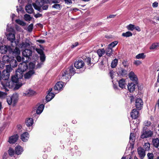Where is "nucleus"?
<instances>
[{
	"label": "nucleus",
	"instance_id": "e433bc0d",
	"mask_svg": "<svg viewBox=\"0 0 159 159\" xmlns=\"http://www.w3.org/2000/svg\"><path fill=\"white\" fill-rule=\"evenodd\" d=\"M133 35L132 32L130 31H127L125 33H123L122 34V36L125 37H128L131 36Z\"/></svg>",
	"mask_w": 159,
	"mask_h": 159
},
{
	"label": "nucleus",
	"instance_id": "9d476101",
	"mask_svg": "<svg viewBox=\"0 0 159 159\" xmlns=\"http://www.w3.org/2000/svg\"><path fill=\"white\" fill-rule=\"evenodd\" d=\"M153 134V132L151 130H147L143 131L141 136V138L144 139L151 137Z\"/></svg>",
	"mask_w": 159,
	"mask_h": 159
},
{
	"label": "nucleus",
	"instance_id": "774afa93",
	"mask_svg": "<svg viewBox=\"0 0 159 159\" xmlns=\"http://www.w3.org/2000/svg\"><path fill=\"white\" fill-rule=\"evenodd\" d=\"M158 3L157 2H155L152 4V6L153 7H157L158 6Z\"/></svg>",
	"mask_w": 159,
	"mask_h": 159
},
{
	"label": "nucleus",
	"instance_id": "cd10ccee",
	"mask_svg": "<svg viewBox=\"0 0 159 159\" xmlns=\"http://www.w3.org/2000/svg\"><path fill=\"white\" fill-rule=\"evenodd\" d=\"M33 123V120L32 118H28L25 120V124L27 126H31Z\"/></svg>",
	"mask_w": 159,
	"mask_h": 159
},
{
	"label": "nucleus",
	"instance_id": "a18cd8bd",
	"mask_svg": "<svg viewBox=\"0 0 159 159\" xmlns=\"http://www.w3.org/2000/svg\"><path fill=\"white\" fill-rule=\"evenodd\" d=\"M118 43V42L117 41H114L113 42L111 43L110 44L108 47L111 48L112 49V48L113 47H114Z\"/></svg>",
	"mask_w": 159,
	"mask_h": 159
},
{
	"label": "nucleus",
	"instance_id": "5fc2aeb1",
	"mask_svg": "<svg viewBox=\"0 0 159 159\" xmlns=\"http://www.w3.org/2000/svg\"><path fill=\"white\" fill-rule=\"evenodd\" d=\"M33 28V24H30V25H29L28 27H27V30L29 32H31Z\"/></svg>",
	"mask_w": 159,
	"mask_h": 159
},
{
	"label": "nucleus",
	"instance_id": "a878e982",
	"mask_svg": "<svg viewBox=\"0 0 159 159\" xmlns=\"http://www.w3.org/2000/svg\"><path fill=\"white\" fill-rule=\"evenodd\" d=\"M35 93V92L31 89H29L26 91L25 93H24V94L27 96H33Z\"/></svg>",
	"mask_w": 159,
	"mask_h": 159
},
{
	"label": "nucleus",
	"instance_id": "49530a36",
	"mask_svg": "<svg viewBox=\"0 0 159 159\" xmlns=\"http://www.w3.org/2000/svg\"><path fill=\"white\" fill-rule=\"evenodd\" d=\"M127 29L131 31H133L135 29V25L132 24H129L127 26Z\"/></svg>",
	"mask_w": 159,
	"mask_h": 159
},
{
	"label": "nucleus",
	"instance_id": "ddd939ff",
	"mask_svg": "<svg viewBox=\"0 0 159 159\" xmlns=\"http://www.w3.org/2000/svg\"><path fill=\"white\" fill-rule=\"evenodd\" d=\"M71 76L70 73H69L67 69H66L62 73L61 79L67 80H68L69 78H70Z\"/></svg>",
	"mask_w": 159,
	"mask_h": 159
},
{
	"label": "nucleus",
	"instance_id": "58836bf2",
	"mask_svg": "<svg viewBox=\"0 0 159 159\" xmlns=\"http://www.w3.org/2000/svg\"><path fill=\"white\" fill-rule=\"evenodd\" d=\"M159 47V43H155L150 47V49H155Z\"/></svg>",
	"mask_w": 159,
	"mask_h": 159
},
{
	"label": "nucleus",
	"instance_id": "37998d69",
	"mask_svg": "<svg viewBox=\"0 0 159 159\" xmlns=\"http://www.w3.org/2000/svg\"><path fill=\"white\" fill-rule=\"evenodd\" d=\"M15 21L17 23L23 26H25L26 25V24L25 22H24L23 21L20 20V19L16 20Z\"/></svg>",
	"mask_w": 159,
	"mask_h": 159
},
{
	"label": "nucleus",
	"instance_id": "423d86ee",
	"mask_svg": "<svg viewBox=\"0 0 159 159\" xmlns=\"http://www.w3.org/2000/svg\"><path fill=\"white\" fill-rule=\"evenodd\" d=\"M7 51H8L9 52L11 53V52L12 51V48H11V46L4 45L0 47V52L1 53L5 54Z\"/></svg>",
	"mask_w": 159,
	"mask_h": 159
},
{
	"label": "nucleus",
	"instance_id": "a211bd4d",
	"mask_svg": "<svg viewBox=\"0 0 159 159\" xmlns=\"http://www.w3.org/2000/svg\"><path fill=\"white\" fill-rule=\"evenodd\" d=\"M32 51L29 49H25L22 52L23 55L26 57H29L32 54Z\"/></svg>",
	"mask_w": 159,
	"mask_h": 159
},
{
	"label": "nucleus",
	"instance_id": "4d7b16f0",
	"mask_svg": "<svg viewBox=\"0 0 159 159\" xmlns=\"http://www.w3.org/2000/svg\"><path fill=\"white\" fill-rule=\"evenodd\" d=\"M52 7L59 10L60 9V6L59 4H55L52 6Z\"/></svg>",
	"mask_w": 159,
	"mask_h": 159
},
{
	"label": "nucleus",
	"instance_id": "ea45409f",
	"mask_svg": "<svg viewBox=\"0 0 159 159\" xmlns=\"http://www.w3.org/2000/svg\"><path fill=\"white\" fill-rule=\"evenodd\" d=\"M118 61V60L117 59H115L114 60H113L111 63V67L112 68H114L117 65Z\"/></svg>",
	"mask_w": 159,
	"mask_h": 159
},
{
	"label": "nucleus",
	"instance_id": "c03bdc74",
	"mask_svg": "<svg viewBox=\"0 0 159 159\" xmlns=\"http://www.w3.org/2000/svg\"><path fill=\"white\" fill-rule=\"evenodd\" d=\"M145 57V56L143 53H139L136 56V58L138 59H143Z\"/></svg>",
	"mask_w": 159,
	"mask_h": 159
},
{
	"label": "nucleus",
	"instance_id": "20e7f679",
	"mask_svg": "<svg viewBox=\"0 0 159 159\" xmlns=\"http://www.w3.org/2000/svg\"><path fill=\"white\" fill-rule=\"evenodd\" d=\"M1 84L2 86L3 89H4L6 91H9L8 88H12L14 86V83L12 81L8 80H4V81L1 82Z\"/></svg>",
	"mask_w": 159,
	"mask_h": 159
},
{
	"label": "nucleus",
	"instance_id": "338daca9",
	"mask_svg": "<svg viewBox=\"0 0 159 159\" xmlns=\"http://www.w3.org/2000/svg\"><path fill=\"white\" fill-rule=\"evenodd\" d=\"M114 74V72L113 71H110L109 72V74L112 79L114 77L113 75Z\"/></svg>",
	"mask_w": 159,
	"mask_h": 159
},
{
	"label": "nucleus",
	"instance_id": "4c0bfd02",
	"mask_svg": "<svg viewBox=\"0 0 159 159\" xmlns=\"http://www.w3.org/2000/svg\"><path fill=\"white\" fill-rule=\"evenodd\" d=\"M22 85V83L19 81L14 84V86H15L14 89L15 90L18 89L20 88Z\"/></svg>",
	"mask_w": 159,
	"mask_h": 159
},
{
	"label": "nucleus",
	"instance_id": "aec40b11",
	"mask_svg": "<svg viewBox=\"0 0 159 159\" xmlns=\"http://www.w3.org/2000/svg\"><path fill=\"white\" fill-rule=\"evenodd\" d=\"M34 73V72L33 70H31L26 73L24 75V78L25 79H30L33 75Z\"/></svg>",
	"mask_w": 159,
	"mask_h": 159
},
{
	"label": "nucleus",
	"instance_id": "473e14b6",
	"mask_svg": "<svg viewBox=\"0 0 159 159\" xmlns=\"http://www.w3.org/2000/svg\"><path fill=\"white\" fill-rule=\"evenodd\" d=\"M153 145L156 148H157L159 146V139L158 138L155 139H153Z\"/></svg>",
	"mask_w": 159,
	"mask_h": 159
},
{
	"label": "nucleus",
	"instance_id": "f03ea898",
	"mask_svg": "<svg viewBox=\"0 0 159 159\" xmlns=\"http://www.w3.org/2000/svg\"><path fill=\"white\" fill-rule=\"evenodd\" d=\"M44 0H38L36 3H33V6L35 9L40 11L41 7H42L43 10H47L48 7V6L47 5H45Z\"/></svg>",
	"mask_w": 159,
	"mask_h": 159
},
{
	"label": "nucleus",
	"instance_id": "603ef678",
	"mask_svg": "<svg viewBox=\"0 0 159 159\" xmlns=\"http://www.w3.org/2000/svg\"><path fill=\"white\" fill-rule=\"evenodd\" d=\"M8 152L9 155L12 156L14 155V150L11 148H9Z\"/></svg>",
	"mask_w": 159,
	"mask_h": 159
},
{
	"label": "nucleus",
	"instance_id": "2f4dec72",
	"mask_svg": "<svg viewBox=\"0 0 159 159\" xmlns=\"http://www.w3.org/2000/svg\"><path fill=\"white\" fill-rule=\"evenodd\" d=\"M44 108V105L43 104H41L38 108L36 110V113L37 114H41Z\"/></svg>",
	"mask_w": 159,
	"mask_h": 159
},
{
	"label": "nucleus",
	"instance_id": "4468645a",
	"mask_svg": "<svg viewBox=\"0 0 159 159\" xmlns=\"http://www.w3.org/2000/svg\"><path fill=\"white\" fill-rule=\"evenodd\" d=\"M18 137L17 134L14 135L9 137L8 141L10 143H14L17 140Z\"/></svg>",
	"mask_w": 159,
	"mask_h": 159
},
{
	"label": "nucleus",
	"instance_id": "5701e85b",
	"mask_svg": "<svg viewBox=\"0 0 159 159\" xmlns=\"http://www.w3.org/2000/svg\"><path fill=\"white\" fill-rule=\"evenodd\" d=\"M11 59V58H10L7 55H5L3 57L2 61L3 63H8L10 62Z\"/></svg>",
	"mask_w": 159,
	"mask_h": 159
},
{
	"label": "nucleus",
	"instance_id": "c756f323",
	"mask_svg": "<svg viewBox=\"0 0 159 159\" xmlns=\"http://www.w3.org/2000/svg\"><path fill=\"white\" fill-rule=\"evenodd\" d=\"M23 151L22 148L20 146H17L15 148V152L16 154L19 155L21 154Z\"/></svg>",
	"mask_w": 159,
	"mask_h": 159
},
{
	"label": "nucleus",
	"instance_id": "0e129e2a",
	"mask_svg": "<svg viewBox=\"0 0 159 159\" xmlns=\"http://www.w3.org/2000/svg\"><path fill=\"white\" fill-rule=\"evenodd\" d=\"M134 64L137 66H138L141 64L142 63L141 62L137 60L134 61Z\"/></svg>",
	"mask_w": 159,
	"mask_h": 159
},
{
	"label": "nucleus",
	"instance_id": "72a5a7b5",
	"mask_svg": "<svg viewBox=\"0 0 159 159\" xmlns=\"http://www.w3.org/2000/svg\"><path fill=\"white\" fill-rule=\"evenodd\" d=\"M105 50L103 48L98 49L97 51V53L99 57H101L104 54Z\"/></svg>",
	"mask_w": 159,
	"mask_h": 159
},
{
	"label": "nucleus",
	"instance_id": "69168bd1",
	"mask_svg": "<svg viewBox=\"0 0 159 159\" xmlns=\"http://www.w3.org/2000/svg\"><path fill=\"white\" fill-rule=\"evenodd\" d=\"M122 64L123 66L125 68H127L128 67V65H127V63L125 61H124L122 62Z\"/></svg>",
	"mask_w": 159,
	"mask_h": 159
},
{
	"label": "nucleus",
	"instance_id": "a19ab883",
	"mask_svg": "<svg viewBox=\"0 0 159 159\" xmlns=\"http://www.w3.org/2000/svg\"><path fill=\"white\" fill-rule=\"evenodd\" d=\"M12 52L13 55L15 54L16 55H18L20 53V51L19 49L18 48L16 47L13 51L12 49V51L11 52V53Z\"/></svg>",
	"mask_w": 159,
	"mask_h": 159
},
{
	"label": "nucleus",
	"instance_id": "8fccbe9b",
	"mask_svg": "<svg viewBox=\"0 0 159 159\" xmlns=\"http://www.w3.org/2000/svg\"><path fill=\"white\" fill-rule=\"evenodd\" d=\"M24 19L26 21H30L31 20L32 18L29 15L25 14L24 16Z\"/></svg>",
	"mask_w": 159,
	"mask_h": 159
},
{
	"label": "nucleus",
	"instance_id": "bf43d9fd",
	"mask_svg": "<svg viewBox=\"0 0 159 159\" xmlns=\"http://www.w3.org/2000/svg\"><path fill=\"white\" fill-rule=\"evenodd\" d=\"M92 58L93 59H94L95 61H97L98 57L96 53H94V54L93 55Z\"/></svg>",
	"mask_w": 159,
	"mask_h": 159
},
{
	"label": "nucleus",
	"instance_id": "9b49d317",
	"mask_svg": "<svg viewBox=\"0 0 159 159\" xmlns=\"http://www.w3.org/2000/svg\"><path fill=\"white\" fill-rule=\"evenodd\" d=\"M137 151L140 158L143 159L146 155L145 151L141 147H139L138 148Z\"/></svg>",
	"mask_w": 159,
	"mask_h": 159
},
{
	"label": "nucleus",
	"instance_id": "6ab92c4d",
	"mask_svg": "<svg viewBox=\"0 0 159 159\" xmlns=\"http://www.w3.org/2000/svg\"><path fill=\"white\" fill-rule=\"evenodd\" d=\"M29 134L27 132H25L21 136V139L23 142H26L29 139Z\"/></svg>",
	"mask_w": 159,
	"mask_h": 159
},
{
	"label": "nucleus",
	"instance_id": "09e8293b",
	"mask_svg": "<svg viewBox=\"0 0 159 159\" xmlns=\"http://www.w3.org/2000/svg\"><path fill=\"white\" fill-rule=\"evenodd\" d=\"M11 66L10 65H7L6 66V70H4L3 71H6L7 72L10 73V72L12 70Z\"/></svg>",
	"mask_w": 159,
	"mask_h": 159
},
{
	"label": "nucleus",
	"instance_id": "052dcab7",
	"mask_svg": "<svg viewBox=\"0 0 159 159\" xmlns=\"http://www.w3.org/2000/svg\"><path fill=\"white\" fill-rule=\"evenodd\" d=\"M36 50L37 52L40 55H42V54H44L43 51L41 49H36Z\"/></svg>",
	"mask_w": 159,
	"mask_h": 159
},
{
	"label": "nucleus",
	"instance_id": "0eeeda50",
	"mask_svg": "<svg viewBox=\"0 0 159 159\" xmlns=\"http://www.w3.org/2000/svg\"><path fill=\"white\" fill-rule=\"evenodd\" d=\"M7 39L10 41L11 43V46L12 47H13L15 45H16V43L14 42L15 36L14 34H9L7 35Z\"/></svg>",
	"mask_w": 159,
	"mask_h": 159
},
{
	"label": "nucleus",
	"instance_id": "39448f33",
	"mask_svg": "<svg viewBox=\"0 0 159 159\" xmlns=\"http://www.w3.org/2000/svg\"><path fill=\"white\" fill-rule=\"evenodd\" d=\"M31 43L28 39H26L25 41H23L19 45V47L20 48L24 49L26 48H29L30 46Z\"/></svg>",
	"mask_w": 159,
	"mask_h": 159
},
{
	"label": "nucleus",
	"instance_id": "680f3d73",
	"mask_svg": "<svg viewBox=\"0 0 159 159\" xmlns=\"http://www.w3.org/2000/svg\"><path fill=\"white\" fill-rule=\"evenodd\" d=\"M29 67L30 68L33 69L35 67V64L32 62H30L29 64Z\"/></svg>",
	"mask_w": 159,
	"mask_h": 159
},
{
	"label": "nucleus",
	"instance_id": "2eb2a0df",
	"mask_svg": "<svg viewBox=\"0 0 159 159\" xmlns=\"http://www.w3.org/2000/svg\"><path fill=\"white\" fill-rule=\"evenodd\" d=\"M131 117L134 119H136L139 116V113L135 109L132 110L130 113Z\"/></svg>",
	"mask_w": 159,
	"mask_h": 159
},
{
	"label": "nucleus",
	"instance_id": "864d4df0",
	"mask_svg": "<svg viewBox=\"0 0 159 159\" xmlns=\"http://www.w3.org/2000/svg\"><path fill=\"white\" fill-rule=\"evenodd\" d=\"M148 159H153L154 155L152 153H149L147 154Z\"/></svg>",
	"mask_w": 159,
	"mask_h": 159
},
{
	"label": "nucleus",
	"instance_id": "de8ad7c7",
	"mask_svg": "<svg viewBox=\"0 0 159 159\" xmlns=\"http://www.w3.org/2000/svg\"><path fill=\"white\" fill-rule=\"evenodd\" d=\"M144 148L145 149V151L148 150L150 148V143L148 142L145 143L144 145Z\"/></svg>",
	"mask_w": 159,
	"mask_h": 159
},
{
	"label": "nucleus",
	"instance_id": "c9c22d12",
	"mask_svg": "<svg viewBox=\"0 0 159 159\" xmlns=\"http://www.w3.org/2000/svg\"><path fill=\"white\" fill-rule=\"evenodd\" d=\"M113 50L111 48L107 47L106 49V54L107 55L110 56L111 55L112 53Z\"/></svg>",
	"mask_w": 159,
	"mask_h": 159
},
{
	"label": "nucleus",
	"instance_id": "f3484780",
	"mask_svg": "<svg viewBox=\"0 0 159 159\" xmlns=\"http://www.w3.org/2000/svg\"><path fill=\"white\" fill-rule=\"evenodd\" d=\"M10 73L6 71H3L2 74V79L3 80H7L9 78Z\"/></svg>",
	"mask_w": 159,
	"mask_h": 159
},
{
	"label": "nucleus",
	"instance_id": "6e6d98bb",
	"mask_svg": "<svg viewBox=\"0 0 159 159\" xmlns=\"http://www.w3.org/2000/svg\"><path fill=\"white\" fill-rule=\"evenodd\" d=\"M40 59L41 61L43 62L45 60V57L44 54L40 55Z\"/></svg>",
	"mask_w": 159,
	"mask_h": 159
},
{
	"label": "nucleus",
	"instance_id": "1a4fd4ad",
	"mask_svg": "<svg viewBox=\"0 0 159 159\" xmlns=\"http://www.w3.org/2000/svg\"><path fill=\"white\" fill-rule=\"evenodd\" d=\"M143 102L142 100L140 98L137 99L135 102V106L137 109L140 110L142 107Z\"/></svg>",
	"mask_w": 159,
	"mask_h": 159
},
{
	"label": "nucleus",
	"instance_id": "6e6552de",
	"mask_svg": "<svg viewBox=\"0 0 159 159\" xmlns=\"http://www.w3.org/2000/svg\"><path fill=\"white\" fill-rule=\"evenodd\" d=\"M129 76L130 79L134 83L137 84L138 81L137 76L133 71H131L129 74Z\"/></svg>",
	"mask_w": 159,
	"mask_h": 159
},
{
	"label": "nucleus",
	"instance_id": "e2e57ef3",
	"mask_svg": "<svg viewBox=\"0 0 159 159\" xmlns=\"http://www.w3.org/2000/svg\"><path fill=\"white\" fill-rule=\"evenodd\" d=\"M4 63H3L2 61L0 62V70L2 69L4 67Z\"/></svg>",
	"mask_w": 159,
	"mask_h": 159
},
{
	"label": "nucleus",
	"instance_id": "bb28decb",
	"mask_svg": "<svg viewBox=\"0 0 159 159\" xmlns=\"http://www.w3.org/2000/svg\"><path fill=\"white\" fill-rule=\"evenodd\" d=\"M55 94L52 93H49L47 95L46 100L47 102L51 100L54 97Z\"/></svg>",
	"mask_w": 159,
	"mask_h": 159
},
{
	"label": "nucleus",
	"instance_id": "7c9ffc66",
	"mask_svg": "<svg viewBox=\"0 0 159 159\" xmlns=\"http://www.w3.org/2000/svg\"><path fill=\"white\" fill-rule=\"evenodd\" d=\"M10 65L12 67H16L17 66V62L15 59H11L9 62Z\"/></svg>",
	"mask_w": 159,
	"mask_h": 159
},
{
	"label": "nucleus",
	"instance_id": "4be33fe9",
	"mask_svg": "<svg viewBox=\"0 0 159 159\" xmlns=\"http://www.w3.org/2000/svg\"><path fill=\"white\" fill-rule=\"evenodd\" d=\"M134 83L129 84L128 85V88L130 92L134 91L135 89V84Z\"/></svg>",
	"mask_w": 159,
	"mask_h": 159
},
{
	"label": "nucleus",
	"instance_id": "dca6fc26",
	"mask_svg": "<svg viewBox=\"0 0 159 159\" xmlns=\"http://www.w3.org/2000/svg\"><path fill=\"white\" fill-rule=\"evenodd\" d=\"M63 83L62 82H57L55 85L54 89L55 90L58 91L61 90L63 87Z\"/></svg>",
	"mask_w": 159,
	"mask_h": 159
},
{
	"label": "nucleus",
	"instance_id": "412c9836",
	"mask_svg": "<svg viewBox=\"0 0 159 159\" xmlns=\"http://www.w3.org/2000/svg\"><path fill=\"white\" fill-rule=\"evenodd\" d=\"M135 138L134 134L131 133L130 135L129 142L132 147L134 145V142L135 141Z\"/></svg>",
	"mask_w": 159,
	"mask_h": 159
},
{
	"label": "nucleus",
	"instance_id": "c85d7f7f",
	"mask_svg": "<svg viewBox=\"0 0 159 159\" xmlns=\"http://www.w3.org/2000/svg\"><path fill=\"white\" fill-rule=\"evenodd\" d=\"M22 78H19L16 75V71L15 75H13L12 76L11 81L14 83V84L17 82L19 81V79H21Z\"/></svg>",
	"mask_w": 159,
	"mask_h": 159
},
{
	"label": "nucleus",
	"instance_id": "13d9d810",
	"mask_svg": "<svg viewBox=\"0 0 159 159\" xmlns=\"http://www.w3.org/2000/svg\"><path fill=\"white\" fill-rule=\"evenodd\" d=\"M144 124L145 126H148L151 125V122L150 121H145L144 122Z\"/></svg>",
	"mask_w": 159,
	"mask_h": 159
},
{
	"label": "nucleus",
	"instance_id": "79ce46f5",
	"mask_svg": "<svg viewBox=\"0 0 159 159\" xmlns=\"http://www.w3.org/2000/svg\"><path fill=\"white\" fill-rule=\"evenodd\" d=\"M119 73L122 75H125L127 74L128 73L127 70L124 69L123 68H121L119 71Z\"/></svg>",
	"mask_w": 159,
	"mask_h": 159
},
{
	"label": "nucleus",
	"instance_id": "f257e3e1",
	"mask_svg": "<svg viewBox=\"0 0 159 159\" xmlns=\"http://www.w3.org/2000/svg\"><path fill=\"white\" fill-rule=\"evenodd\" d=\"M28 68V66L25 62L20 63L19 65V68L16 72V75L19 78H22L23 76V73Z\"/></svg>",
	"mask_w": 159,
	"mask_h": 159
},
{
	"label": "nucleus",
	"instance_id": "b1692460",
	"mask_svg": "<svg viewBox=\"0 0 159 159\" xmlns=\"http://www.w3.org/2000/svg\"><path fill=\"white\" fill-rule=\"evenodd\" d=\"M25 10L28 13L30 14L32 13L34 11L31 4H29L26 6Z\"/></svg>",
	"mask_w": 159,
	"mask_h": 159
},
{
	"label": "nucleus",
	"instance_id": "7ed1b4c3",
	"mask_svg": "<svg viewBox=\"0 0 159 159\" xmlns=\"http://www.w3.org/2000/svg\"><path fill=\"white\" fill-rule=\"evenodd\" d=\"M18 94L14 93L11 96H7V101L9 105L12 104L15 105L17 102L18 99Z\"/></svg>",
	"mask_w": 159,
	"mask_h": 159
},
{
	"label": "nucleus",
	"instance_id": "3c124183",
	"mask_svg": "<svg viewBox=\"0 0 159 159\" xmlns=\"http://www.w3.org/2000/svg\"><path fill=\"white\" fill-rule=\"evenodd\" d=\"M7 93L5 92L0 91V98H4L7 96Z\"/></svg>",
	"mask_w": 159,
	"mask_h": 159
},
{
	"label": "nucleus",
	"instance_id": "f704fd0d",
	"mask_svg": "<svg viewBox=\"0 0 159 159\" xmlns=\"http://www.w3.org/2000/svg\"><path fill=\"white\" fill-rule=\"evenodd\" d=\"M67 70L69 73H70L71 75H73L75 73V69L72 66H71L69 68L67 69Z\"/></svg>",
	"mask_w": 159,
	"mask_h": 159
},
{
	"label": "nucleus",
	"instance_id": "393cba45",
	"mask_svg": "<svg viewBox=\"0 0 159 159\" xmlns=\"http://www.w3.org/2000/svg\"><path fill=\"white\" fill-rule=\"evenodd\" d=\"M119 86L120 87L123 89L125 87L126 84L125 80L123 79H122L119 80L118 82Z\"/></svg>",
	"mask_w": 159,
	"mask_h": 159
},
{
	"label": "nucleus",
	"instance_id": "f8f14e48",
	"mask_svg": "<svg viewBox=\"0 0 159 159\" xmlns=\"http://www.w3.org/2000/svg\"><path fill=\"white\" fill-rule=\"evenodd\" d=\"M84 65V62L81 60H79L75 61L74 63V66L77 69L82 68Z\"/></svg>",
	"mask_w": 159,
	"mask_h": 159
}]
</instances>
